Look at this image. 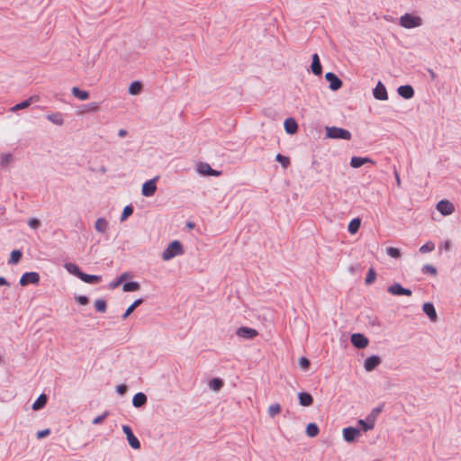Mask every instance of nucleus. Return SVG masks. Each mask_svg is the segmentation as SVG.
<instances>
[{
    "label": "nucleus",
    "mask_w": 461,
    "mask_h": 461,
    "mask_svg": "<svg viewBox=\"0 0 461 461\" xmlns=\"http://www.w3.org/2000/svg\"><path fill=\"white\" fill-rule=\"evenodd\" d=\"M310 365H311V362H310V360L307 357H302L299 358V366L303 370H307L310 367Z\"/></svg>",
    "instance_id": "nucleus-47"
},
{
    "label": "nucleus",
    "mask_w": 461,
    "mask_h": 461,
    "mask_svg": "<svg viewBox=\"0 0 461 461\" xmlns=\"http://www.w3.org/2000/svg\"><path fill=\"white\" fill-rule=\"evenodd\" d=\"M132 212L133 207L131 205L125 206L121 215V221H125L130 215L132 214Z\"/></svg>",
    "instance_id": "nucleus-42"
},
{
    "label": "nucleus",
    "mask_w": 461,
    "mask_h": 461,
    "mask_svg": "<svg viewBox=\"0 0 461 461\" xmlns=\"http://www.w3.org/2000/svg\"><path fill=\"white\" fill-rule=\"evenodd\" d=\"M65 267L70 274H73L79 278L80 273H82V271L77 265L73 263H67Z\"/></svg>",
    "instance_id": "nucleus-36"
},
{
    "label": "nucleus",
    "mask_w": 461,
    "mask_h": 461,
    "mask_svg": "<svg viewBox=\"0 0 461 461\" xmlns=\"http://www.w3.org/2000/svg\"><path fill=\"white\" fill-rule=\"evenodd\" d=\"M141 83L139 81H133L129 86V93L131 95H138L141 91Z\"/></svg>",
    "instance_id": "nucleus-35"
},
{
    "label": "nucleus",
    "mask_w": 461,
    "mask_h": 461,
    "mask_svg": "<svg viewBox=\"0 0 461 461\" xmlns=\"http://www.w3.org/2000/svg\"><path fill=\"white\" fill-rule=\"evenodd\" d=\"M1 285H9V283L6 281V279L3 276H0V286Z\"/></svg>",
    "instance_id": "nucleus-58"
},
{
    "label": "nucleus",
    "mask_w": 461,
    "mask_h": 461,
    "mask_svg": "<svg viewBox=\"0 0 461 461\" xmlns=\"http://www.w3.org/2000/svg\"><path fill=\"white\" fill-rule=\"evenodd\" d=\"M12 159V156L10 154H6L5 155L3 158H2V160H1V165L2 166H5L6 164H8Z\"/></svg>",
    "instance_id": "nucleus-53"
},
{
    "label": "nucleus",
    "mask_w": 461,
    "mask_h": 461,
    "mask_svg": "<svg viewBox=\"0 0 461 461\" xmlns=\"http://www.w3.org/2000/svg\"><path fill=\"white\" fill-rule=\"evenodd\" d=\"M40 282V275L37 272H26L20 278V285L26 286L29 284L38 285Z\"/></svg>",
    "instance_id": "nucleus-5"
},
{
    "label": "nucleus",
    "mask_w": 461,
    "mask_h": 461,
    "mask_svg": "<svg viewBox=\"0 0 461 461\" xmlns=\"http://www.w3.org/2000/svg\"><path fill=\"white\" fill-rule=\"evenodd\" d=\"M126 391H127V386L125 384H119L116 386V392L121 395L124 394L126 393Z\"/></svg>",
    "instance_id": "nucleus-52"
},
{
    "label": "nucleus",
    "mask_w": 461,
    "mask_h": 461,
    "mask_svg": "<svg viewBox=\"0 0 461 461\" xmlns=\"http://www.w3.org/2000/svg\"><path fill=\"white\" fill-rule=\"evenodd\" d=\"M326 137L330 139L349 140L352 135L351 132L346 129L331 126L326 127Z\"/></svg>",
    "instance_id": "nucleus-2"
},
{
    "label": "nucleus",
    "mask_w": 461,
    "mask_h": 461,
    "mask_svg": "<svg viewBox=\"0 0 461 461\" xmlns=\"http://www.w3.org/2000/svg\"><path fill=\"white\" fill-rule=\"evenodd\" d=\"M421 270H422L423 273H429V274L433 275V276L437 275V268L434 266H432V265H429V264L424 265L422 267Z\"/></svg>",
    "instance_id": "nucleus-45"
},
{
    "label": "nucleus",
    "mask_w": 461,
    "mask_h": 461,
    "mask_svg": "<svg viewBox=\"0 0 461 461\" xmlns=\"http://www.w3.org/2000/svg\"><path fill=\"white\" fill-rule=\"evenodd\" d=\"M3 362L2 357L0 356V364Z\"/></svg>",
    "instance_id": "nucleus-63"
},
{
    "label": "nucleus",
    "mask_w": 461,
    "mask_h": 461,
    "mask_svg": "<svg viewBox=\"0 0 461 461\" xmlns=\"http://www.w3.org/2000/svg\"><path fill=\"white\" fill-rule=\"evenodd\" d=\"M140 289V284L135 281L127 282L122 285L124 292H133Z\"/></svg>",
    "instance_id": "nucleus-34"
},
{
    "label": "nucleus",
    "mask_w": 461,
    "mask_h": 461,
    "mask_svg": "<svg viewBox=\"0 0 461 461\" xmlns=\"http://www.w3.org/2000/svg\"><path fill=\"white\" fill-rule=\"evenodd\" d=\"M50 429H45L43 430H40L37 432V438H43L44 437L50 435Z\"/></svg>",
    "instance_id": "nucleus-49"
},
{
    "label": "nucleus",
    "mask_w": 461,
    "mask_h": 461,
    "mask_svg": "<svg viewBox=\"0 0 461 461\" xmlns=\"http://www.w3.org/2000/svg\"><path fill=\"white\" fill-rule=\"evenodd\" d=\"M437 210L444 216L450 215L455 211V206L447 200H441L436 205Z\"/></svg>",
    "instance_id": "nucleus-8"
},
{
    "label": "nucleus",
    "mask_w": 461,
    "mask_h": 461,
    "mask_svg": "<svg viewBox=\"0 0 461 461\" xmlns=\"http://www.w3.org/2000/svg\"><path fill=\"white\" fill-rule=\"evenodd\" d=\"M388 293L393 294V295H405V296H411L412 292L408 289L402 287L399 283H394L392 285H389L387 288Z\"/></svg>",
    "instance_id": "nucleus-10"
},
{
    "label": "nucleus",
    "mask_w": 461,
    "mask_h": 461,
    "mask_svg": "<svg viewBox=\"0 0 461 461\" xmlns=\"http://www.w3.org/2000/svg\"><path fill=\"white\" fill-rule=\"evenodd\" d=\"M79 278L87 284H97L102 280L101 276L88 275L84 272L80 273Z\"/></svg>",
    "instance_id": "nucleus-23"
},
{
    "label": "nucleus",
    "mask_w": 461,
    "mask_h": 461,
    "mask_svg": "<svg viewBox=\"0 0 461 461\" xmlns=\"http://www.w3.org/2000/svg\"><path fill=\"white\" fill-rule=\"evenodd\" d=\"M429 73L432 79H434L436 77V74L432 69H429Z\"/></svg>",
    "instance_id": "nucleus-62"
},
{
    "label": "nucleus",
    "mask_w": 461,
    "mask_h": 461,
    "mask_svg": "<svg viewBox=\"0 0 461 461\" xmlns=\"http://www.w3.org/2000/svg\"><path fill=\"white\" fill-rule=\"evenodd\" d=\"M325 79L330 83L329 87L332 91H337L342 86L341 79L333 72H327Z\"/></svg>",
    "instance_id": "nucleus-9"
},
{
    "label": "nucleus",
    "mask_w": 461,
    "mask_h": 461,
    "mask_svg": "<svg viewBox=\"0 0 461 461\" xmlns=\"http://www.w3.org/2000/svg\"><path fill=\"white\" fill-rule=\"evenodd\" d=\"M118 135H119V137L123 138L127 135V131L124 129H121L118 131Z\"/></svg>",
    "instance_id": "nucleus-56"
},
{
    "label": "nucleus",
    "mask_w": 461,
    "mask_h": 461,
    "mask_svg": "<svg viewBox=\"0 0 461 461\" xmlns=\"http://www.w3.org/2000/svg\"><path fill=\"white\" fill-rule=\"evenodd\" d=\"M223 380L219 377L212 379L208 384L209 388L214 392L220 391L223 387Z\"/></svg>",
    "instance_id": "nucleus-26"
},
{
    "label": "nucleus",
    "mask_w": 461,
    "mask_h": 461,
    "mask_svg": "<svg viewBox=\"0 0 461 461\" xmlns=\"http://www.w3.org/2000/svg\"><path fill=\"white\" fill-rule=\"evenodd\" d=\"M236 334L240 338H243L246 339H254L255 337H257L258 335V332L255 329H252V328L240 327L237 330Z\"/></svg>",
    "instance_id": "nucleus-13"
},
{
    "label": "nucleus",
    "mask_w": 461,
    "mask_h": 461,
    "mask_svg": "<svg viewBox=\"0 0 461 461\" xmlns=\"http://www.w3.org/2000/svg\"><path fill=\"white\" fill-rule=\"evenodd\" d=\"M422 310L431 321H437L438 316L432 303H425L422 306Z\"/></svg>",
    "instance_id": "nucleus-17"
},
{
    "label": "nucleus",
    "mask_w": 461,
    "mask_h": 461,
    "mask_svg": "<svg viewBox=\"0 0 461 461\" xmlns=\"http://www.w3.org/2000/svg\"><path fill=\"white\" fill-rule=\"evenodd\" d=\"M397 92L404 99H411L414 95V89L410 85H404L398 87Z\"/></svg>",
    "instance_id": "nucleus-16"
},
{
    "label": "nucleus",
    "mask_w": 461,
    "mask_h": 461,
    "mask_svg": "<svg viewBox=\"0 0 461 461\" xmlns=\"http://www.w3.org/2000/svg\"><path fill=\"white\" fill-rule=\"evenodd\" d=\"M400 24L407 29L418 27L421 24V19L410 14H405L400 18Z\"/></svg>",
    "instance_id": "nucleus-3"
},
{
    "label": "nucleus",
    "mask_w": 461,
    "mask_h": 461,
    "mask_svg": "<svg viewBox=\"0 0 461 461\" xmlns=\"http://www.w3.org/2000/svg\"><path fill=\"white\" fill-rule=\"evenodd\" d=\"M109 414H110L109 411H105L103 414L95 417L93 420L92 423L95 424V425L102 423L105 420V418L109 416Z\"/></svg>",
    "instance_id": "nucleus-46"
},
{
    "label": "nucleus",
    "mask_w": 461,
    "mask_h": 461,
    "mask_svg": "<svg viewBox=\"0 0 461 461\" xmlns=\"http://www.w3.org/2000/svg\"><path fill=\"white\" fill-rule=\"evenodd\" d=\"M184 249L180 241L174 240L169 243L167 248L162 253V259L165 261L170 260L176 256L182 255Z\"/></svg>",
    "instance_id": "nucleus-1"
},
{
    "label": "nucleus",
    "mask_w": 461,
    "mask_h": 461,
    "mask_svg": "<svg viewBox=\"0 0 461 461\" xmlns=\"http://www.w3.org/2000/svg\"><path fill=\"white\" fill-rule=\"evenodd\" d=\"M23 257V254L20 250L14 249L11 252L9 263L17 264Z\"/></svg>",
    "instance_id": "nucleus-37"
},
{
    "label": "nucleus",
    "mask_w": 461,
    "mask_h": 461,
    "mask_svg": "<svg viewBox=\"0 0 461 461\" xmlns=\"http://www.w3.org/2000/svg\"><path fill=\"white\" fill-rule=\"evenodd\" d=\"M285 130L288 134H294L298 130V124L294 118H287L284 122Z\"/></svg>",
    "instance_id": "nucleus-19"
},
{
    "label": "nucleus",
    "mask_w": 461,
    "mask_h": 461,
    "mask_svg": "<svg viewBox=\"0 0 461 461\" xmlns=\"http://www.w3.org/2000/svg\"><path fill=\"white\" fill-rule=\"evenodd\" d=\"M89 111L92 112H97L99 110V104L98 103H90L86 105Z\"/></svg>",
    "instance_id": "nucleus-50"
},
{
    "label": "nucleus",
    "mask_w": 461,
    "mask_h": 461,
    "mask_svg": "<svg viewBox=\"0 0 461 461\" xmlns=\"http://www.w3.org/2000/svg\"><path fill=\"white\" fill-rule=\"evenodd\" d=\"M342 433L344 440L348 443L356 442L361 435L360 429L354 427H348L343 429Z\"/></svg>",
    "instance_id": "nucleus-4"
},
{
    "label": "nucleus",
    "mask_w": 461,
    "mask_h": 461,
    "mask_svg": "<svg viewBox=\"0 0 461 461\" xmlns=\"http://www.w3.org/2000/svg\"><path fill=\"white\" fill-rule=\"evenodd\" d=\"M121 283H122V282H121V280H119V279L117 278L115 281H113V282H112V283L110 284V287H111V288H115V287H117Z\"/></svg>",
    "instance_id": "nucleus-55"
},
{
    "label": "nucleus",
    "mask_w": 461,
    "mask_h": 461,
    "mask_svg": "<svg viewBox=\"0 0 461 461\" xmlns=\"http://www.w3.org/2000/svg\"><path fill=\"white\" fill-rule=\"evenodd\" d=\"M108 221L104 218H98L95 223L96 231L105 233L108 230Z\"/></svg>",
    "instance_id": "nucleus-25"
},
{
    "label": "nucleus",
    "mask_w": 461,
    "mask_h": 461,
    "mask_svg": "<svg viewBox=\"0 0 461 461\" xmlns=\"http://www.w3.org/2000/svg\"><path fill=\"white\" fill-rule=\"evenodd\" d=\"M95 308L99 312H104L107 308V303L104 299H97L95 302Z\"/></svg>",
    "instance_id": "nucleus-39"
},
{
    "label": "nucleus",
    "mask_w": 461,
    "mask_h": 461,
    "mask_svg": "<svg viewBox=\"0 0 461 461\" xmlns=\"http://www.w3.org/2000/svg\"><path fill=\"white\" fill-rule=\"evenodd\" d=\"M366 163H374V161L370 158H362V157H352L350 160V166L354 168H358L362 167Z\"/></svg>",
    "instance_id": "nucleus-20"
},
{
    "label": "nucleus",
    "mask_w": 461,
    "mask_h": 461,
    "mask_svg": "<svg viewBox=\"0 0 461 461\" xmlns=\"http://www.w3.org/2000/svg\"><path fill=\"white\" fill-rule=\"evenodd\" d=\"M376 278V273L374 270V268H370L367 272L366 277V284L370 285L375 282Z\"/></svg>",
    "instance_id": "nucleus-43"
},
{
    "label": "nucleus",
    "mask_w": 461,
    "mask_h": 461,
    "mask_svg": "<svg viewBox=\"0 0 461 461\" xmlns=\"http://www.w3.org/2000/svg\"><path fill=\"white\" fill-rule=\"evenodd\" d=\"M394 176H395V180H396V184L398 186L401 185V179H400V176L398 174V172L395 170L394 171Z\"/></svg>",
    "instance_id": "nucleus-57"
},
{
    "label": "nucleus",
    "mask_w": 461,
    "mask_h": 461,
    "mask_svg": "<svg viewBox=\"0 0 461 461\" xmlns=\"http://www.w3.org/2000/svg\"><path fill=\"white\" fill-rule=\"evenodd\" d=\"M47 119L56 125L61 126L64 123L63 115L60 113H54L47 115Z\"/></svg>",
    "instance_id": "nucleus-27"
},
{
    "label": "nucleus",
    "mask_w": 461,
    "mask_h": 461,
    "mask_svg": "<svg viewBox=\"0 0 461 461\" xmlns=\"http://www.w3.org/2000/svg\"><path fill=\"white\" fill-rule=\"evenodd\" d=\"M276 160L278 161L284 168H287L290 165V158L280 153L276 154Z\"/></svg>",
    "instance_id": "nucleus-38"
},
{
    "label": "nucleus",
    "mask_w": 461,
    "mask_h": 461,
    "mask_svg": "<svg viewBox=\"0 0 461 461\" xmlns=\"http://www.w3.org/2000/svg\"><path fill=\"white\" fill-rule=\"evenodd\" d=\"M186 227L189 228V229H193L194 227V223L192 222V221H187L186 222Z\"/></svg>",
    "instance_id": "nucleus-61"
},
{
    "label": "nucleus",
    "mask_w": 461,
    "mask_h": 461,
    "mask_svg": "<svg viewBox=\"0 0 461 461\" xmlns=\"http://www.w3.org/2000/svg\"><path fill=\"white\" fill-rule=\"evenodd\" d=\"M382 411V408L381 407H376L373 410L372 413L370 414L371 415V418H374L375 419V416L376 414H378L380 411Z\"/></svg>",
    "instance_id": "nucleus-54"
},
{
    "label": "nucleus",
    "mask_w": 461,
    "mask_h": 461,
    "mask_svg": "<svg viewBox=\"0 0 461 461\" xmlns=\"http://www.w3.org/2000/svg\"><path fill=\"white\" fill-rule=\"evenodd\" d=\"M76 301L82 305H86L89 303V300H88L87 296H86V295L77 296Z\"/></svg>",
    "instance_id": "nucleus-48"
},
{
    "label": "nucleus",
    "mask_w": 461,
    "mask_h": 461,
    "mask_svg": "<svg viewBox=\"0 0 461 461\" xmlns=\"http://www.w3.org/2000/svg\"><path fill=\"white\" fill-rule=\"evenodd\" d=\"M319 427L313 422L309 423L306 427V434L310 438L316 437L319 434Z\"/></svg>",
    "instance_id": "nucleus-33"
},
{
    "label": "nucleus",
    "mask_w": 461,
    "mask_h": 461,
    "mask_svg": "<svg viewBox=\"0 0 461 461\" xmlns=\"http://www.w3.org/2000/svg\"><path fill=\"white\" fill-rule=\"evenodd\" d=\"M39 100V96L38 95H32L31 97H29L28 99L15 104L14 106H13L11 108V111L13 112H15V111H18V110H22V109H24V108H27L29 107L33 102H36Z\"/></svg>",
    "instance_id": "nucleus-18"
},
{
    "label": "nucleus",
    "mask_w": 461,
    "mask_h": 461,
    "mask_svg": "<svg viewBox=\"0 0 461 461\" xmlns=\"http://www.w3.org/2000/svg\"><path fill=\"white\" fill-rule=\"evenodd\" d=\"M358 425H360L361 429L364 431H368L375 427V419L371 418V415H368L366 420H358L357 421Z\"/></svg>",
    "instance_id": "nucleus-24"
},
{
    "label": "nucleus",
    "mask_w": 461,
    "mask_h": 461,
    "mask_svg": "<svg viewBox=\"0 0 461 461\" xmlns=\"http://www.w3.org/2000/svg\"><path fill=\"white\" fill-rule=\"evenodd\" d=\"M350 340L352 345L359 349L366 348L369 343L368 339L364 334L361 333L352 334Z\"/></svg>",
    "instance_id": "nucleus-6"
},
{
    "label": "nucleus",
    "mask_w": 461,
    "mask_h": 461,
    "mask_svg": "<svg viewBox=\"0 0 461 461\" xmlns=\"http://www.w3.org/2000/svg\"><path fill=\"white\" fill-rule=\"evenodd\" d=\"M360 225H361V220L359 218H355V219L351 220L348 226V232L351 234L357 233L360 228Z\"/></svg>",
    "instance_id": "nucleus-29"
},
{
    "label": "nucleus",
    "mask_w": 461,
    "mask_h": 461,
    "mask_svg": "<svg viewBox=\"0 0 461 461\" xmlns=\"http://www.w3.org/2000/svg\"><path fill=\"white\" fill-rule=\"evenodd\" d=\"M47 401H48V398H47L46 394H44V393L41 394L36 399V401L33 402L32 409L34 411H38V410L43 408L46 405Z\"/></svg>",
    "instance_id": "nucleus-28"
},
{
    "label": "nucleus",
    "mask_w": 461,
    "mask_h": 461,
    "mask_svg": "<svg viewBox=\"0 0 461 461\" xmlns=\"http://www.w3.org/2000/svg\"><path fill=\"white\" fill-rule=\"evenodd\" d=\"M386 253L388 256L392 257V258H400L401 256V252L398 249L396 248H393V247H389L386 249Z\"/></svg>",
    "instance_id": "nucleus-44"
},
{
    "label": "nucleus",
    "mask_w": 461,
    "mask_h": 461,
    "mask_svg": "<svg viewBox=\"0 0 461 461\" xmlns=\"http://www.w3.org/2000/svg\"><path fill=\"white\" fill-rule=\"evenodd\" d=\"M374 97L377 100L385 101L388 99V94L385 86L379 81L373 90Z\"/></svg>",
    "instance_id": "nucleus-14"
},
{
    "label": "nucleus",
    "mask_w": 461,
    "mask_h": 461,
    "mask_svg": "<svg viewBox=\"0 0 461 461\" xmlns=\"http://www.w3.org/2000/svg\"><path fill=\"white\" fill-rule=\"evenodd\" d=\"M299 403L303 407L311 406L313 402L312 396L306 392H301L298 393Z\"/></svg>",
    "instance_id": "nucleus-21"
},
{
    "label": "nucleus",
    "mask_w": 461,
    "mask_h": 461,
    "mask_svg": "<svg viewBox=\"0 0 461 461\" xmlns=\"http://www.w3.org/2000/svg\"><path fill=\"white\" fill-rule=\"evenodd\" d=\"M221 174V170L212 169L208 163L203 162V176H219Z\"/></svg>",
    "instance_id": "nucleus-32"
},
{
    "label": "nucleus",
    "mask_w": 461,
    "mask_h": 461,
    "mask_svg": "<svg viewBox=\"0 0 461 461\" xmlns=\"http://www.w3.org/2000/svg\"><path fill=\"white\" fill-rule=\"evenodd\" d=\"M195 169L199 174H202V162H198L195 166Z\"/></svg>",
    "instance_id": "nucleus-59"
},
{
    "label": "nucleus",
    "mask_w": 461,
    "mask_h": 461,
    "mask_svg": "<svg viewBox=\"0 0 461 461\" xmlns=\"http://www.w3.org/2000/svg\"><path fill=\"white\" fill-rule=\"evenodd\" d=\"M72 94L79 100H86L89 97V93L85 90L79 89L77 86L72 88Z\"/></svg>",
    "instance_id": "nucleus-30"
},
{
    "label": "nucleus",
    "mask_w": 461,
    "mask_h": 461,
    "mask_svg": "<svg viewBox=\"0 0 461 461\" xmlns=\"http://www.w3.org/2000/svg\"><path fill=\"white\" fill-rule=\"evenodd\" d=\"M126 276L127 274L126 273H123L122 275H121L118 279L121 280V282H123L126 278Z\"/></svg>",
    "instance_id": "nucleus-60"
},
{
    "label": "nucleus",
    "mask_w": 461,
    "mask_h": 461,
    "mask_svg": "<svg viewBox=\"0 0 461 461\" xmlns=\"http://www.w3.org/2000/svg\"><path fill=\"white\" fill-rule=\"evenodd\" d=\"M435 249V244L432 241H428L420 248V252L422 254L431 252Z\"/></svg>",
    "instance_id": "nucleus-41"
},
{
    "label": "nucleus",
    "mask_w": 461,
    "mask_h": 461,
    "mask_svg": "<svg viewBox=\"0 0 461 461\" xmlns=\"http://www.w3.org/2000/svg\"><path fill=\"white\" fill-rule=\"evenodd\" d=\"M28 224L30 227H32L33 229H37L40 226V221H39V220L33 218V219L29 220Z\"/></svg>",
    "instance_id": "nucleus-51"
},
{
    "label": "nucleus",
    "mask_w": 461,
    "mask_h": 461,
    "mask_svg": "<svg viewBox=\"0 0 461 461\" xmlns=\"http://www.w3.org/2000/svg\"><path fill=\"white\" fill-rule=\"evenodd\" d=\"M158 178V176L154 177L153 179H150L143 184L141 193L144 196H152L156 190H157V185L156 181Z\"/></svg>",
    "instance_id": "nucleus-11"
},
{
    "label": "nucleus",
    "mask_w": 461,
    "mask_h": 461,
    "mask_svg": "<svg viewBox=\"0 0 461 461\" xmlns=\"http://www.w3.org/2000/svg\"><path fill=\"white\" fill-rule=\"evenodd\" d=\"M312 65H311V70L312 74L315 76H321L322 73V67L320 61L319 55L317 53L313 54L312 57Z\"/></svg>",
    "instance_id": "nucleus-15"
},
{
    "label": "nucleus",
    "mask_w": 461,
    "mask_h": 461,
    "mask_svg": "<svg viewBox=\"0 0 461 461\" xmlns=\"http://www.w3.org/2000/svg\"><path fill=\"white\" fill-rule=\"evenodd\" d=\"M382 360L379 356L373 355L365 359L364 368L367 372H371L375 369L380 364Z\"/></svg>",
    "instance_id": "nucleus-12"
},
{
    "label": "nucleus",
    "mask_w": 461,
    "mask_h": 461,
    "mask_svg": "<svg viewBox=\"0 0 461 461\" xmlns=\"http://www.w3.org/2000/svg\"><path fill=\"white\" fill-rule=\"evenodd\" d=\"M281 411V405L279 403H274L268 408V414L270 417H275Z\"/></svg>",
    "instance_id": "nucleus-40"
},
{
    "label": "nucleus",
    "mask_w": 461,
    "mask_h": 461,
    "mask_svg": "<svg viewBox=\"0 0 461 461\" xmlns=\"http://www.w3.org/2000/svg\"><path fill=\"white\" fill-rule=\"evenodd\" d=\"M142 302L143 300L140 298L135 300L125 311V312L122 315V319L125 320L126 318H128L131 314V312L142 303Z\"/></svg>",
    "instance_id": "nucleus-31"
},
{
    "label": "nucleus",
    "mask_w": 461,
    "mask_h": 461,
    "mask_svg": "<svg viewBox=\"0 0 461 461\" xmlns=\"http://www.w3.org/2000/svg\"><path fill=\"white\" fill-rule=\"evenodd\" d=\"M122 430H123V432L126 435V438H127V440H128L130 446L133 449H140V443L139 439L134 436L131 427L128 426V425H123L122 426Z\"/></svg>",
    "instance_id": "nucleus-7"
},
{
    "label": "nucleus",
    "mask_w": 461,
    "mask_h": 461,
    "mask_svg": "<svg viewBox=\"0 0 461 461\" xmlns=\"http://www.w3.org/2000/svg\"><path fill=\"white\" fill-rule=\"evenodd\" d=\"M147 396L143 393H137L132 398V405L136 408H140L147 403Z\"/></svg>",
    "instance_id": "nucleus-22"
}]
</instances>
